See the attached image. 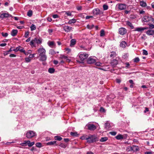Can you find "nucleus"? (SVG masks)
Wrapping results in <instances>:
<instances>
[{
  "mask_svg": "<svg viewBox=\"0 0 154 154\" xmlns=\"http://www.w3.org/2000/svg\"><path fill=\"white\" fill-rule=\"evenodd\" d=\"M36 135V133L32 131H27L26 134V137L28 138H31L34 137Z\"/></svg>",
  "mask_w": 154,
  "mask_h": 154,
  "instance_id": "obj_3",
  "label": "nucleus"
},
{
  "mask_svg": "<svg viewBox=\"0 0 154 154\" xmlns=\"http://www.w3.org/2000/svg\"><path fill=\"white\" fill-rule=\"evenodd\" d=\"M60 58H64L65 59H67V57L64 55H61Z\"/></svg>",
  "mask_w": 154,
  "mask_h": 154,
  "instance_id": "obj_59",
  "label": "nucleus"
},
{
  "mask_svg": "<svg viewBox=\"0 0 154 154\" xmlns=\"http://www.w3.org/2000/svg\"><path fill=\"white\" fill-rule=\"evenodd\" d=\"M108 139V138L107 137H101L100 140V141L101 142H104L106 141Z\"/></svg>",
  "mask_w": 154,
  "mask_h": 154,
  "instance_id": "obj_22",
  "label": "nucleus"
},
{
  "mask_svg": "<svg viewBox=\"0 0 154 154\" xmlns=\"http://www.w3.org/2000/svg\"><path fill=\"white\" fill-rule=\"evenodd\" d=\"M55 71V69L53 68H50L48 70L49 72L51 73H53Z\"/></svg>",
  "mask_w": 154,
  "mask_h": 154,
  "instance_id": "obj_27",
  "label": "nucleus"
},
{
  "mask_svg": "<svg viewBox=\"0 0 154 154\" xmlns=\"http://www.w3.org/2000/svg\"><path fill=\"white\" fill-rule=\"evenodd\" d=\"M88 129L91 131H94L96 129V127L94 125L92 124H88L86 125Z\"/></svg>",
  "mask_w": 154,
  "mask_h": 154,
  "instance_id": "obj_4",
  "label": "nucleus"
},
{
  "mask_svg": "<svg viewBox=\"0 0 154 154\" xmlns=\"http://www.w3.org/2000/svg\"><path fill=\"white\" fill-rule=\"evenodd\" d=\"M29 35V32H28V31L26 32L25 33V38H27Z\"/></svg>",
  "mask_w": 154,
  "mask_h": 154,
  "instance_id": "obj_52",
  "label": "nucleus"
},
{
  "mask_svg": "<svg viewBox=\"0 0 154 154\" xmlns=\"http://www.w3.org/2000/svg\"><path fill=\"white\" fill-rule=\"evenodd\" d=\"M111 53L110 57H111L114 58L116 56L117 54L115 52L112 51L111 52Z\"/></svg>",
  "mask_w": 154,
  "mask_h": 154,
  "instance_id": "obj_25",
  "label": "nucleus"
},
{
  "mask_svg": "<svg viewBox=\"0 0 154 154\" xmlns=\"http://www.w3.org/2000/svg\"><path fill=\"white\" fill-rule=\"evenodd\" d=\"M11 15L8 13L2 14H1V17L2 18L4 17H11Z\"/></svg>",
  "mask_w": 154,
  "mask_h": 154,
  "instance_id": "obj_16",
  "label": "nucleus"
},
{
  "mask_svg": "<svg viewBox=\"0 0 154 154\" xmlns=\"http://www.w3.org/2000/svg\"><path fill=\"white\" fill-rule=\"evenodd\" d=\"M100 111L103 112H105V109L102 107H101L100 108Z\"/></svg>",
  "mask_w": 154,
  "mask_h": 154,
  "instance_id": "obj_64",
  "label": "nucleus"
},
{
  "mask_svg": "<svg viewBox=\"0 0 154 154\" xmlns=\"http://www.w3.org/2000/svg\"><path fill=\"white\" fill-rule=\"evenodd\" d=\"M146 33L148 35H152L154 34V30L152 29H149L146 31Z\"/></svg>",
  "mask_w": 154,
  "mask_h": 154,
  "instance_id": "obj_13",
  "label": "nucleus"
},
{
  "mask_svg": "<svg viewBox=\"0 0 154 154\" xmlns=\"http://www.w3.org/2000/svg\"><path fill=\"white\" fill-rule=\"evenodd\" d=\"M143 55H146L148 54L147 51L145 50H143Z\"/></svg>",
  "mask_w": 154,
  "mask_h": 154,
  "instance_id": "obj_50",
  "label": "nucleus"
},
{
  "mask_svg": "<svg viewBox=\"0 0 154 154\" xmlns=\"http://www.w3.org/2000/svg\"><path fill=\"white\" fill-rule=\"evenodd\" d=\"M93 13L95 15H97L100 14V10L98 8L94 9L93 10Z\"/></svg>",
  "mask_w": 154,
  "mask_h": 154,
  "instance_id": "obj_11",
  "label": "nucleus"
},
{
  "mask_svg": "<svg viewBox=\"0 0 154 154\" xmlns=\"http://www.w3.org/2000/svg\"><path fill=\"white\" fill-rule=\"evenodd\" d=\"M134 62L137 63L139 62L140 59L138 57H136L134 59Z\"/></svg>",
  "mask_w": 154,
  "mask_h": 154,
  "instance_id": "obj_44",
  "label": "nucleus"
},
{
  "mask_svg": "<svg viewBox=\"0 0 154 154\" xmlns=\"http://www.w3.org/2000/svg\"><path fill=\"white\" fill-rule=\"evenodd\" d=\"M38 53L39 55L44 54H46V50L44 48H39L38 50Z\"/></svg>",
  "mask_w": 154,
  "mask_h": 154,
  "instance_id": "obj_7",
  "label": "nucleus"
},
{
  "mask_svg": "<svg viewBox=\"0 0 154 154\" xmlns=\"http://www.w3.org/2000/svg\"><path fill=\"white\" fill-rule=\"evenodd\" d=\"M35 144L34 142H30L29 140H27V144L29 146H32Z\"/></svg>",
  "mask_w": 154,
  "mask_h": 154,
  "instance_id": "obj_23",
  "label": "nucleus"
},
{
  "mask_svg": "<svg viewBox=\"0 0 154 154\" xmlns=\"http://www.w3.org/2000/svg\"><path fill=\"white\" fill-rule=\"evenodd\" d=\"M64 30L66 32H69L72 30V28L68 26H63Z\"/></svg>",
  "mask_w": 154,
  "mask_h": 154,
  "instance_id": "obj_9",
  "label": "nucleus"
},
{
  "mask_svg": "<svg viewBox=\"0 0 154 154\" xmlns=\"http://www.w3.org/2000/svg\"><path fill=\"white\" fill-rule=\"evenodd\" d=\"M35 39L34 38L30 42V45L32 47H35Z\"/></svg>",
  "mask_w": 154,
  "mask_h": 154,
  "instance_id": "obj_18",
  "label": "nucleus"
},
{
  "mask_svg": "<svg viewBox=\"0 0 154 154\" xmlns=\"http://www.w3.org/2000/svg\"><path fill=\"white\" fill-rule=\"evenodd\" d=\"M125 64L126 65V66L125 67L126 68H130V65L129 64L128 62H126Z\"/></svg>",
  "mask_w": 154,
  "mask_h": 154,
  "instance_id": "obj_43",
  "label": "nucleus"
},
{
  "mask_svg": "<svg viewBox=\"0 0 154 154\" xmlns=\"http://www.w3.org/2000/svg\"><path fill=\"white\" fill-rule=\"evenodd\" d=\"M110 64L113 67H115L118 64V61L116 59H113L112 60Z\"/></svg>",
  "mask_w": 154,
  "mask_h": 154,
  "instance_id": "obj_10",
  "label": "nucleus"
},
{
  "mask_svg": "<svg viewBox=\"0 0 154 154\" xmlns=\"http://www.w3.org/2000/svg\"><path fill=\"white\" fill-rule=\"evenodd\" d=\"M64 12L67 16H71L72 15L71 13L69 11H65Z\"/></svg>",
  "mask_w": 154,
  "mask_h": 154,
  "instance_id": "obj_48",
  "label": "nucleus"
},
{
  "mask_svg": "<svg viewBox=\"0 0 154 154\" xmlns=\"http://www.w3.org/2000/svg\"><path fill=\"white\" fill-rule=\"evenodd\" d=\"M116 138L117 140H120L123 138V137L122 134H119L116 137Z\"/></svg>",
  "mask_w": 154,
  "mask_h": 154,
  "instance_id": "obj_24",
  "label": "nucleus"
},
{
  "mask_svg": "<svg viewBox=\"0 0 154 154\" xmlns=\"http://www.w3.org/2000/svg\"><path fill=\"white\" fill-rule=\"evenodd\" d=\"M48 33H49V34L51 35V33L53 32V30L52 29H48Z\"/></svg>",
  "mask_w": 154,
  "mask_h": 154,
  "instance_id": "obj_57",
  "label": "nucleus"
},
{
  "mask_svg": "<svg viewBox=\"0 0 154 154\" xmlns=\"http://www.w3.org/2000/svg\"><path fill=\"white\" fill-rule=\"evenodd\" d=\"M149 28L150 29L154 28V25L153 24H150L149 25Z\"/></svg>",
  "mask_w": 154,
  "mask_h": 154,
  "instance_id": "obj_55",
  "label": "nucleus"
},
{
  "mask_svg": "<svg viewBox=\"0 0 154 154\" xmlns=\"http://www.w3.org/2000/svg\"><path fill=\"white\" fill-rule=\"evenodd\" d=\"M53 17L54 18H58L59 17V16L57 14H54L53 15Z\"/></svg>",
  "mask_w": 154,
  "mask_h": 154,
  "instance_id": "obj_61",
  "label": "nucleus"
},
{
  "mask_svg": "<svg viewBox=\"0 0 154 154\" xmlns=\"http://www.w3.org/2000/svg\"><path fill=\"white\" fill-rule=\"evenodd\" d=\"M19 51H20L21 52H23L24 53L25 51L24 50V49L23 48L20 47V48H19Z\"/></svg>",
  "mask_w": 154,
  "mask_h": 154,
  "instance_id": "obj_47",
  "label": "nucleus"
},
{
  "mask_svg": "<svg viewBox=\"0 0 154 154\" xmlns=\"http://www.w3.org/2000/svg\"><path fill=\"white\" fill-rule=\"evenodd\" d=\"M140 5L143 7H145L146 6V2L142 1L140 2Z\"/></svg>",
  "mask_w": 154,
  "mask_h": 154,
  "instance_id": "obj_21",
  "label": "nucleus"
},
{
  "mask_svg": "<svg viewBox=\"0 0 154 154\" xmlns=\"http://www.w3.org/2000/svg\"><path fill=\"white\" fill-rule=\"evenodd\" d=\"M126 23L127 25L129 26L131 29H133L134 28V27L133 26L132 23L129 21H126Z\"/></svg>",
  "mask_w": 154,
  "mask_h": 154,
  "instance_id": "obj_20",
  "label": "nucleus"
},
{
  "mask_svg": "<svg viewBox=\"0 0 154 154\" xmlns=\"http://www.w3.org/2000/svg\"><path fill=\"white\" fill-rule=\"evenodd\" d=\"M76 21V20L75 19H73L72 20H70L68 22V23L71 24L75 23Z\"/></svg>",
  "mask_w": 154,
  "mask_h": 154,
  "instance_id": "obj_28",
  "label": "nucleus"
},
{
  "mask_svg": "<svg viewBox=\"0 0 154 154\" xmlns=\"http://www.w3.org/2000/svg\"><path fill=\"white\" fill-rule=\"evenodd\" d=\"M55 139L56 140L60 141L62 139V138L59 136H56L54 137Z\"/></svg>",
  "mask_w": 154,
  "mask_h": 154,
  "instance_id": "obj_35",
  "label": "nucleus"
},
{
  "mask_svg": "<svg viewBox=\"0 0 154 154\" xmlns=\"http://www.w3.org/2000/svg\"><path fill=\"white\" fill-rule=\"evenodd\" d=\"M145 110L144 111V113H146L147 112L149 111V109L148 108L145 107Z\"/></svg>",
  "mask_w": 154,
  "mask_h": 154,
  "instance_id": "obj_62",
  "label": "nucleus"
},
{
  "mask_svg": "<svg viewBox=\"0 0 154 154\" xmlns=\"http://www.w3.org/2000/svg\"><path fill=\"white\" fill-rule=\"evenodd\" d=\"M126 5L124 4H120L119 5V8L120 10H123L126 8Z\"/></svg>",
  "mask_w": 154,
  "mask_h": 154,
  "instance_id": "obj_12",
  "label": "nucleus"
},
{
  "mask_svg": "<svg viewBox=\"0 0 154 154\" xmlns=\"http://www.w3.org/2000/svg\"><path fill=\"white\" fill-rule=\"evenodd\" d=\"M105 128L106 129H108L110 127V124L109 123H105Z\"/></svg>",
  "mask_w": 154,
  "mask_h": 154,
  "instance_id": "obj_30",
  "label": "nucleus"
},
{
  "mask_svg": "<svg viewBox=\"0 0 154 154\" xmlns=\"http://www.w3.org/2000/svg\"><path fill=\"white\" fill-rule=\"evenodd\" d=\"M26 144H27V141H25L24 142L21 143L20 144L22 146H25L26 145Z\"/></svg>",
  "mask_w": 154,
  "mask_h": 154,
  "instance_id": "obj_42",
  "label": "nucleus"
},
{
  "mask_svg": "<svg viewBox=\"0 0 154 154\" xmlns=\"http://www.w3.org/2000/svg\"><path fill=\"white\" fill-rule=\"evenodd\" d=\"M54 42H50L49 44V46H53L54 45Z\"/></svg>",
  "mask_w": 154,
  "mask_h": 154,
  "instance_id": "obj_60",
  "label": "nucleus"
},
{
  "mask_svg": "<svg viewBox=\"0 0 154 154\" xmlns=\"http://www.w3.org/2000/svg\"><path fill=\"white\" fill-rule=\"evenodd\" d=\"M143 20L144 22H147L149 21V17L147 16H144L143 18Z\"/></svg>",
  "mask_w": 154,
  "mask_h": 154,
  "instance_id": "obj_26",
  "label": "nucleus"
},
{
  "mask_svg": "<svg viewBox=\"0 0 154 154\" xmlns=\"http://www.w3.org/2000/svg\"><path fill=\"white\" fill-rule=\"evenodd\" d=\"M103 9L104 10H106L108 9V6L106 5H103Z\"/></svg>",
  "mask_w": 154,
  "mask_h": 154,
  "instance_id": "obj_41",
  "label": "nucleus"
},
{
  "mask_svg": "<svg viewBox=\"0 0 154 154\" xmlns=\"http://www.w3.org/2000/svg\"><path fill=\"white\" fill-rule=\"evenodd\" d=\"M147 28L146 27H138L135 29V31H142L146 29Z\"/></svg>",
  "mask_w": 154,
  "mask_h": 154,
  "instance_id": "obj_17",
  "label": "nucleus"
},
{
  "mask_svg": "<svg viewBox=\"0 0 154 154\" xmlns=\"http://www.w3.org/2000/svg\"><path fill=\"white\" fill-rule=\"evenodd\" d=\"M59 146L61 147H62L63 148H65L66 147V145L63 143H61L59 145Z\"/></svg>",
  "mask_w": 154,
  "mask_h": 154,
  "instance_id": "obj_45",
  "label": "nucleus"
},
{
  "mask_svg": "<svg viewBox=\"0 0 154 154\" xmlns=\"http://www.w3.org/2000/svg\"><path fill=\"white\" fill-rule=\"evenodd\" d=\"M70 135L72 136H76L78 135V134L76 132H70Z\"/></svg>",
  "mask_w": 154,
  "mask_h": 154,
  "instance_id": "obj_33",
  "label": "nucleus"
},
{
  "mask_svg": "<svg viewBox=\"0 0 154 154\" xmlns=\"http://www.w3.org/2000/svg\"><path fill=\"white\" fill-rule=\"evenodd\" d=\"M56 142V141H51L47 143V145H52L55 143Z\"/></svg>",
  "mask_w": 154,
  "mask_h": 154,
  "instance_id": "obj_31",
  "label": "nucleus"
},
{
  "mask_svg": "<svg viewBox=\"0 0 154 154\" xmlns=\"http://www.w3.org/2000/svg\"><path fill=\"white\" fill-rule=\"evenodd\" d=\"M35 54H30V55L29 57V58H33L34 57V55Z\"/></svg>",
  "mask_w": 154,
  "mask_h": 154,
  "instance_id": "obj_53",
  "label": "nucleus"
},
{
  "mask_svg": "<svg viewBox=\"0 0 154 154\" xmlns=\"http://www.w3.org/2000/svg\"><path fill=\"white\" fill-rule=\"evenodd\" d=\"M105 35V31L103 29H102L100 32V36H103Z\"/></svg>",
  "mask_w": 154,
  "mask_h": 154,
  "instance_id": "obj_32",
  "label": "nucleus"
},
{
  "mask_svg": "<svg viewBox=\"0 0 154 154\" xmlns=\"http://www.w3.org/2000/svg\"><path fill=\"white\" fill-rule=\"evenodd\" d=\"M32 51L31 50H29L27 52H26L25 51V52H24V54L26 55H27L29 54H30L31 53Z\"/></svg>",
  "mask_w": 154,
  "mask_h": 154,
  "instance_id": "obj_37",
  "label": "nucleus"
},
{
  "mask_svg": "<svg viewBox=\"0 0 154 154\" xmlns=\"http://www.w3.org/2000/svg\"><path fill=\"white\" fill-rule=\"evenodd\" d=\"M126 29L123 27L119 28V33L122 35H124L126 33Z\"/></svg>",
  "mask_w": 154,
  "mask_h": 154,
  "instance_id": "obj_6",
  "label": "nucleus"
},
{
  "mask_svg": "<svg viewBox=\"0 0 154 154\" xmlns=\"http://www.w3.org/2000/svg\"><path fill=\"white\" fill-rule=\"evenodd\" d=\"M76 43V40L75 39H72L70 41V46L71 47L73 46Z\"/></svg>",
  "mask_w": 154,
  "mask_h": 154,
  "instance_id": "obj_19",
  "label": "nucleus"
},
{
  "mask_svg": "<svg viewBox=\"0 0 154 154\" xmlns=\"http://www.w3.org/2000/svg\"><path fill=\"white\" fill-rule=\"evenodd\" d=\"M40 57L39 59V60L42 61H45L47 59V57L46 55V54H42L39 55Z\"/></svg>",
  "mask_w": 154,
  "mask_h": 154,
  "instance_id": "obj_8",
  "label": "nucleus"
},
{
  "mask_svg": "<svg viewBox=\"0 0 154 154\" xmlns=\"http://www.w3.org/2000/svg\"><path fill=\"white\" fill-rule=\"evenodd\" d=\"M56 53L54 51V50H50L49 51V54L51 55L54 54H55Z\"/></svg>",
  "mask_w": 154,
  "mask_h": 154,
  "instance_id": "obj_40",
  "label": "nucleus"
},
{
  "mask_svg": "<svg viewBox=\"0 0 154 154\" xmlns=\"http://www.w3.org/2000/svg\"><path fill=\"white\" fill-rule=\"evenodd\" d=\"M25 61L26 62H29L31 61V60L29 57H26L25 59Z\"/></svg>",
  "mask_w": 154,
  "mask_h": 154,
  "instance_id": "obj_49",
  "label": "nucleus"
},
{
  "mask_svg": "<svg viewBox=\"0 0 154 154\" xmlns=\"http://www.w3.org/2000/svg\"><path fill=\"white\" fill-rule=\"evenodd\" d=\"M109 133L113 136H115L116 134V132L115 131H112Z\"/></svg>",
  "mask_w": 154,
  "mask_h": 154,
  "instance_id": "obj_51",
  "label": "nucleus"
},
{
  "mask_svg": "<svg viewBox=\"0 0 154 154\" xmlns=\"http://www.w3.org/2000/svg\"><path fill=\"white\" fill-rule=\"evenodd\" d=\"M96 62V59H94L92 57H89L87 60V62L89 64H91Z\"/></svg>",
  "mask_w": 154,
  "mask_h": 154,
  "instance_id": "obj_5",
  "label": "nucleus"
},
{
  "mask_svg": "<svg viewBox=\"0 0 154 154\" xmlns=\"http://www.w3.org/2000/svg\"><path fill=\"white\" fill-rule=\"evenodd\" d=\"M34 39L35 43L37 44H40L41 43V41L39 39H37L36 38H35Z\"/></svg>",
  "mask_w": 154,
  "mask_h": 154,
  "instance_id": "obj_29",
  "label": "nucleus"
},
{
  "mask_svg": "<svg viewBox=\"0 0 154 154\" xmlns=\"http://www.w3.org/2000/svg\"><path fill=\"white\" fill-rule=\"evenodd\" d=\"M1 34L3 37H7L8 35V34L7 33H4V32H2L1 33Z\"/></svg>",
  "mask_w": 154,
  "mask_h": 154,
  "instance_id": "obj_46",
  "label": "nucleus"
},
{
  "mask_svg": "<svg viewBox=\"0 0 154 154\" xmlns=\"http://www.w3.org/2000/svg\"><path fill=\"white\" fill-rule=\"evenodd\" d=\"M93 17V16H86L85 19H88L90 18H92Z\"/></svg>",
  "mask_w": 154,
  "mask_h": 154,
  "instance_id": "obj_58",
  "label": "nucleus"
},
{
  "mask_svg": "<svg viewBox=\"0 0 154 154\" xmlns=\"http://www.w3.org/2000/svg\"><path fill=\"white\" fill-rule=\"evenodd\" d=\"M30 28L31 30L33 31L36 29V27L35 25L32 24L30 27Z\"/></svg>",
  "mask_w": 154,
  "mask_h": 154,
  "instance_id": "obj_36",
  "label": "nucleus"
},
{
  "mask_svg": "<svg viewBox=\"0 0 154 154\" xmlns=\"http://www.w3.org/2000/svg\"><path fill=\"white\" fill-rule=\"evenodd\" d=\"M18 32V31L16 29H13L11 32V35L13 36H16Z\"/></svg>",
  "mask_w": 154,
  "mask_h": 154,
  "instance_id": "obj_15",
  "label": "nucleus"
},
{
  "mask_svg": "<svg viewBox=\"0 0 154 154\" xmlns=\"http://www.w3.org/2000/svg\"><path fill=\"white\" fill-rule=\"evenodd\" d=\"M19 48H20V46H19L16 48L15 49H14L13 51H19Z\"/></svg>",
  "mask_w": 154,
  "mask_h": 154,
  "instance_id": "obj_54",
  "label": "nucleus"
},
{
  "mask_svg": "<svg viewBox=\"0 0 154 154\" xmlns=\"http://www.w3.org/2000/svg\"><path fill=\"white\" fill-rule=\"evenodd\" d=\"M32 10L29 11L27 13V15L29 17H31L32 15Z\"/></svg>",
  "mask_w": 154,
  "mask_h": 154,
  "instance_id": "obj_34",
  "label": "nucleus"
},
{
  "mask_svg": "<svg viewBox=\"0 0 154 154\" xmlns=\"http://www.w3.org/2000/svg\"><path fill=\"white\" fill-rule=\"evenodd\" d=\"M128 54L127 53H125V54L124 55H123L122 57V58L125 59H127L128 56Z\"/></svg>",
  "mask_w": 154,
  "mask_h": 154,
  "instance_id": "obj_39",
  "label": "nucleus"
},
{
  "mask_svg": "<svg viewBox=\"0 0 154 154\" xmlns=\"http://www.w3.org/2000/svg\"><path fill=\"white\" fill-rule=\"evenodd\" d=\"M127 45V43L124 41H122L120 43V46L121 47L124 48L126 47Z\"/></svg>",
  "mask_w": 154,
  "mask_h": 154,
  "instance_id": "obj_14",
  "label": "nucleus"
},
{
  "mask_svg": "<svg viewBox=\"0 0 154 154\" xmlns=\"http://www.w3.org/2000/svg\"><path fill=\"white\" fill-rule=\"evenodd\" d=\"M95 65L97 66H100L102 65V63L99 62H98L96 63Z\"/></svg>",
  "mask_w": 154,
  "mask_h": 154,
  "instance_id": "obj_56",
  "label": "nucleus"
},
{
  "mask_svg": "<svg viewBox=\"0 0 154 154\" xmlns=\"http://www.w3.org/2000/svg\"><path fill=\"white\" fill-rule=\"evenodd\" d=\"M35 145L37 147L40 148L42 146V143H41L38 142L35 144Z\"/></svg>",
  "mask_w": 154,
  "mask_h": 154,
  "instance_id": "obj_38",
  "label": "nucleus"
},
{
  "mask_svg": "<svg viewBox=\"0 0 154 154\" xmlns=\"http://www.w3.org/2000/svg\"><path fill=\"white\" fill-rule=\"evenodd\" d=\"M88 56V54H87L80 53L79 55V57L81 61L77 60V61L80 63H83V61L86 59Z\"/></svg>",
  "mask_w": 154,
  "mask_h": 154,
  "instance_id": "obj_2",
  "label": "nucleus"
},
{
  "mask_svg": "<svg viewBox=\"0 0 154 154\" xmlns=\"http://www.w3.org/2000/svg\"><path fill=\"white\" fill-rule=\"evenodd\" d=\"M9 56L10 57H15L16 56V55L14 54H11Z\"/></svg>",
  "mask_w": 154,
  "mask_h": 154,
  "instance_id": "obj_63",
  "label": "nucleus"
},
{
  "mask_svg": "<svg viewBox=\"0 0 154 154\" xmlns=\"http://www.w3.org/2000/svg\"><path fill=\"white\" fill-rule=\"evenodd\" d=\"M85 140H87L88 143H91L98 141L99 139L95 135L89 134L87 137H86Z\"/></svg>",
  "mask_w": 154,
  "mask_h": 154,
  "instance_id": "obj_1",
  "label": "nucleus"
}]
</instances>
